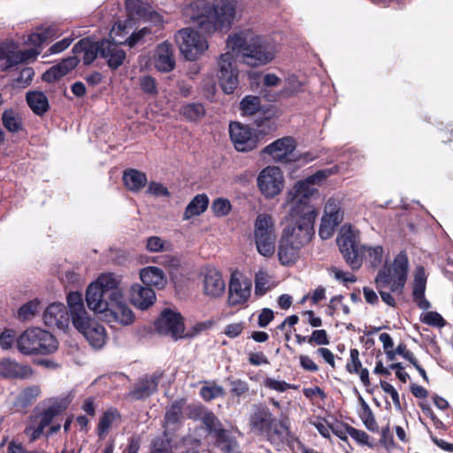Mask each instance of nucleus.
<instances>
[{
  "label": "nucleus",
  "mask_w": 453,
  "mask_h": 453,
  "mask_svg": "<svg viewBox=\"0 0 453 453\" xmlns=\"http://www.w3.org/2000/svg\"><path fill=\"white\" fill-rule=\"evenodd\" d=\"M58 348V342L50 332L41 328L30 331V353L50 354Z\"/></svg>",
  "instance_id": "obj_22"
},
{
  "label": "nucleus",
  "mask_w": 453,
  "mask_h": 453,
  "mask_svg": "<svg viewBox=\"0 0 453 453\" xmlns=\"http://www.w3.org/2000/svg\"><path fill=\"white\" fill-rule=\"evenodd\" d=\"M61 281L66 286H75L81 282V275L73 269H66L61 272Z\"/></svg>",
  "instance_id": "obj_55"
},
{
  "label": "nucleus",
  "mask_w": 453,
  "mask_h": 453,
  "mask_svg": "<svg viewBox=\"0 0 453 453\" xmlns=\"http://www.w3.org/2000/svg\"><path fill=\"white\" fill-rule=\"evenodd\" d=\"M30 109L37 115H42L49 109V101L42 92H30Z\"/></svg>",
  "instance_id": "obj_46"
},
{
  "label": "nucleus",
  "mask_w": 453,
  "mask_h": 453,
  "mask_svg": "<svg viewBox=\"0 0 453 453\" xmlns=\"http://www.w3.org/2000/svg\"><path fill=\"white\" fill-rule=\"evenodd\" d=\"M180 53L188 60H196L208 49L207 41L196 30L183 28L174 36Z\"/></svg>",
  "instance_id": "obj_9"
},
{
  "label": "nucleus",
  "mask_w": 453,
  "mask_h": 453,
  "mask_svg": "<svg viewBox=\"0 0 453 453\" xmlns=\"http://www.w3.org/2000/svg\"><path fill=\"white\" fill-rule=\"evenodd\" d=\"M123 181L129 190L138 191L146 185L147 177L142 172L129 169L124 172Z\"/></svg>",
  "instance_id": "obj_39"
},
{
  "label": "nucleus",
  "mask_w": 453,
  "mask_h": 453,
  "mask_svg": "<svg viewBox=\"0 0 453 453\" xmlns=\"http://www.w3.org/2000/svg\"><path fill=\"white\" fill-rule=\"evenodd\" d=\"M78 63L79 58L76 56L69 57L59 64L53 65L49 70H47L42 74V78L47 82L56 81L72 71L78 65Z\"/></svg>",
  "instance_id": "obj_32"
},
{
  "label": "nucleus",
  "mask_w": 453,
  "mask_h": 453,
  "mask_svg": "<svg viewBox=\"0 0 453 453\" xmlns=\"http://www.w3.org/2000/svg\"><path fill=\"white\" fill-rule=\"evenodd\" d=\"M159 376L152 375L141 381L139 386L131 392V395L134 399H142L157 390Z\"/></svg>",
  "instance_id": "obj_40"
},
{
  "label": "nucleus",
  "mask_w": 453,
  "mask_h": 453,
  "mask_svg": "<svg viewBox=\"0 0 453 453\" xmlns=\"http://www.w3.org/2000/svg\"><path fill=\"white\" fill-rule=\"evenodd\" d=\"M181 418V408L180 404H173L165 413V421L168 424H175Z\"/></svg>",
  "instance_id": "obj_64"
},
{
  "label": "nucleus",
  "mask_w": 453,
  "mask_h": 453,
  "mask_svg": "<svg viewBox=\"0 0 453 453\" xmlns=\"http://www.w3.org/2000/svg\"><path fill=\"white\" fill-rule=\"evenodd\" d=\"M422 321L430 326H442L444 319L442 317L434 311H429L423 315Z\"/></svg>",
  "instance_id": "obj_63"
},
{
  "label": "nucleus",
  "mask_w": 453,
  "mask_h": 453,
  "mask_svg": "<svg viewBox=\"0 0 453 453\" xmlns=\"http://www.w3.org/2000/svg\"><path fill=\"white\" fill-rule=\"evenodd\" d=\"M339 225V223L332 221L326 219V217L322 216L321 224L319 230V236L324 240L331 238Z\"/></svg>",
  "instance_id": "obj_51"
},
{
  "label": "nucleus",
  "mask_w": 453,
  "mask_h": 453,
  "mask_svg": "<svg viewBox=\"0 0 453 453\" xmlns=\"http://www.w3.org/2000/svg\"><path fill=\"white\" fill-rule=\"evenodd\" d=\"M360 404H361V410L359 411V416L362 419L364 425L365 427L372 431L376 432L378 431V425L376 423V420L374 418V416L372 412V410L370 409L369 405L365 403V401L360 397L359 398Z\"/></svg>",
  "instance_id": "obj_47"
},
{
  "label": "nucleus",
  "mask_w": 453,
  "mask_h": 453,
  "mask_svg": "<svg viewBox=\"0 0 453 453\" xmlns=\"http://www.w3.org/2000/svg\"><path fill=\"white\" fill-rule=\"evenodd\" d=\"M277 230L274 219L267 213L258 214L254 221L253 241L257 253L271 258L276 253Z\"/></svg>",
  "instance_id": "obj_6"
},
{
  "label": "nucleus",
  "mask_w": 453,
  "mask_h": 453,
  "mask_svg": "<svg viewBox=\"0 0 453 453\" xmlns=\"http://www.w3.org/2000/svg\"><path fill=\"white\" fill-rule=\"evenodd\" d=\"M347 431L349 436L352 439H354L357 442L363 445L369 444V435L365 431L358 430L351 426L348 427Z\"/></svg>",
  "instance_id": "obj_62"
},
{
  "label": "nucleus",
  "mask_w": 453,
  "mask_h": 453,
  "mask_svg": "<svg viewBox=\"0 0 453 453\" xmlns=\"http://www.w3.org/2000/svg\"><path fill=\"white\" fill-rule=\"evenodd\" d=\"M124 28H126V26L115 24L110 34L113 42L109 40L103 41L102 57L107 58L108 65L111 68H118L126 58L125 52L119 47V44L127 42L130 47H133L140 39L150 33L147 27H142L138 32L133 33L126 41H122L118 36L119 33Z\"/></svg>",
  "instance_id": "obj_7"
},
{
  "label": "nucleus",
  "mask_w": 453,
  "mask_h": 453,
  "mask_svg": "<svg viewBox=\"0 0 453 453\" xmlns=\"http://www.w3.org/2000/svg\"><path fill=\"white\" fill-rule=\"evenodd\" d=\"M296 146V141L290 136H286L266 146L263 150V152L270 155L271 157L277 162L297 160L307 163L317 157V155H313L311 152L303 153L298 157H294L293 153Z\"/></svg>",
  "instance_id": "obj_10"
},
{
  "label": "nucleus",
  "mask_w": 453,
  "mask_h": 453,
  "mask_svg": "<svg viewBox=\"0 0 453 453\" xmlns=\"http://www.w3.org/2000/svg\"><path fill=\"white\" fill-rule=\"evenodd\" d=\"M154 65L160 72H170L175 65L172 45L165 42L159 44L154 54Z\"/></svg>",
  "instance_id": "obj_30"
},
{
  "label": "nucleus",
  "mask_w": 453,
  "mask_h": 453,
  "mask_svg": "<svg viewBox=\"0 0 453 453\" xmlns=\"http://www.w3.org/2000/svg\"><path fill=\"white\" fill-rule=\"evenodd\" d=\"M3 123L11 132H16L21 127L19 115L12 110H7L3 114Z\"/></svg>",
  "instance_id": "obj_49"
},
{
  "label": "nucleus",
  "mask_w": 453,
  "mask_h": 453,
  "mask_svg": "<svg viewBox=\"0 0 453 453\" xmlns=\"http://www.w3.org/2000/svg\"><path fill=\"white\" fill-rule=\"evenodd\" d=\"M349 360L346 365V369L348 372L353 373H357L359 369L361 368V362L359 360V352L357 349H353L350 350Z\"/></svg>",
  "instance_id": "obj_59"
},
{
  "label": "nucleus",
  "mask_w": 453,
  "mask_h": 453,
  "mask_svg": "<svg viewBox=\"0 0 453 453\" xmlns=\"http://www.w3.org/2000/svg\"><path fill=\"white\" fill-rule=\"evenodd\" d=\"M307 343L311 346H325L330 343V339L326 330L316 329L308 336Z\"/></svg>",
  "instance_id": "obj_52"
},
{
  "label": "nucleus",
  "mask_w": 453,
  "mask_h": 453,
  "mask_svg": "<svg viewBox=\"0 0 453 453\" xmlns=\"http://www.w3.org/2000/svg\"><path fill=\"white\" fill-rule=\"evenodd\" d=\"M234 55L227 50L219 59L218 77L226 94H232L238 86V71L234 62Z\"/></svg>",
  "instance_id": "obj_14"
},
{
  "label": "nucleus",
  "mask_w": 453,
  "mask_h": 453,
  "mask_svg": "<svg viewBox=\"0 0 453 453\" xmlns=\"http://www.w3.org/2000/svg\"><path fill=\"white\" fill-rule=\"evenodd\" d=\"M140 87L142 91L150 96L157 94L156 81L151 76H142L140 79Z\"/></svg>",
  "instance_id": "obj_56"
},
{
  "label": "nucleus",
  "mask_w": 453,
  "mask_h": 453,
  "mask_svg": "<svg viewBox=\"0 0 453 453\" xmlns=\"http://www.w3.org/2000/svg\"><path fill=\"white\" fill-rule=\"evenodd\" d=\"M70 313L66 307L61 303L50 304L43 312V320L49 326H57L65 330L69 327Z\"/></svg>",
  "instance_id": "obj_24"
},
{
  "label": "nucleus",
  "mask_w": 453,
  "mask_h": 453,
  "mask_svg": "<svg viewBox=\"0 0 453 453\" xmlns=\"http://www.w3.org/2000/svg\"><path fill=\"white\" fill-rule=\"evenodd\" d=\"M255 281V294L257 296H263L267 291L274 288V283L272 277L265 269H259L254 278Z\"/></svg>",
  "instance_id": "obj_42"
},
{
  "label": "nucleus",
  "mask_w": 453,
  "mask_h": 453,
  "mask_svg": "<svg viewBox=\"0 0 453 453\" xmlns=\"http://www.w3.org/2000/svg\"><path fill=\"white\" fill-rule=\"evenodd\" d=\"M73 326L93 348L101 349L106 343L107 333L104 326L91 318L89 314L85 316L78 324H73Z\"/></svg>",
  "instance_id": "obj_15"
},
{
  "label": "nucleus",
  "mask_w": 453,
  "mask_h": 453,
  "mask_svg": "<svg viewBox=\"0 0 453 453\" xmlns=\"http://www.w3.org/2000/svg\"><path fill=\"white\" fill-rule=\"evenodd\" d=\"M260 108V100L255 96H247L241 102V109L245 115H253Z\"/></svg>",
  "instance_id": "obj_50"
},
{
  "label": "nucleus",
  "mask_w": 453,
  "mask_h": 453,
  "mask_svg": "<svg viewBox=\"0 0 453 453\" xmlns=\"http://www.w3.org/2000/svg\"><path fill=\"white\" fill-rule=\"evenodd\" d=\"M302 83L299 81L297 77L294 74L288 75L282 83V88L274 93L273 95H268L264 92V97H265L268 101L274 102L277 101L280 97H289L301 90Z\"/></svg>",
  "instance_id": "obj_34"
},
{
  "label": "nucleus",
  "mask_w": 453,
  "mask_h": 453,
  "mask_svg": "<svg viewBox=\"0 0 453 453\" xmlns=\"http://www.w3.org/2000/svg\"><path fill=\"white\" fill-rule=\"evenodd\" d=\"M251 280L241 274H233L229 281L227 303L230 306L245 304L251 296Z\"/></svg>",
  "instance_id": "obj_18"
},
{
  "label": "nucleus",
  "mask_w": 453,
  "mask_h": 453,
  "mask_svg": "<svg viewBox=\"0 0 453 453\" xmlns=\"http://www.w3.org/2000/svg\"><path fill=\"white\" fill-rule=\"evenodd\" d=\"M146 249L150 252H164L172 250V243L159 236H150L146 241Z\"/></svg>",
  "instance_id": "obj_48"
},
{
  "label": "nucleus",
  "mask_w": 453,
  "mask_h": 453,
  "mask_svg": "<svg viewBox=\"0 0 453 453\" xmlns=\"http://www.w3.org/2000/svg\"><path fill=\"white\" fill-rule=\"evenodd\" d=\"M323 217L341 224L343 219V212L341 209V203L337 199L329 198L326 201Z\"/></svg>",
  "instance_id": "obj_44"
},
{
  "label": "nucleus",
  "mask_w": 453,
  "mask_h": 453,
  "mask_svg": "<svg viewBox=\"0 0 453 453\" xmlns=\"http://www.w3.org/2000/svg\"><path fill=\"white\" fill-rule=\"evenodd\" d=\"M72 401L71 395L54 400L53 403L43 411L39 426L33 433V439H37L42 434L43 429L51 422L52 418L64 411Z\"/></svg>",
  "instance_id": "obj_25"
},
{
  "label": "nucleus",
  "mask_w": 453,
  "mask_h": 453,
  "mask_svg": "<svg viewBox=\"0 0 453 453\" xmlns=\"http://www.w3.org/2000/svg\"><path fill=\"white\" fill-rule=\"evenodd\" d=\"M259 191L266 199L279 196L285 186V177L281 169L275 165L265 167L257 177Z\"/></svg>",
  "instance_id": "obj_12"
},
{
  "label": "nucleus",
  "mask_w": 453,
  "mask_h": 453,
  "mask_svg": "<svg viewBox=\"0 0 453 453\" xmlns=\"http://www.w3.org/2000/svg\"><path fill=\"white\" fill-rule=\"evenodd\" d=\"M209 198L204 194L196 195L187 205L183 213V219L188 220L193 217L199 216L208 207Z\"/></svg>",
  "instance_id": "obj_37"
},
{
  "label": "nucleus",
  "mask_w": 453,
  "mask_h": 453,
  "mask_svg": "<svg viewBox=\"0 0 453 453\" xmlns=\"http://www.w3.org/2000/svg\"><path fill=\"white\" fill-rule=\"evenodd\" d=\"M336 173V168L319 170L287 190L282 207L288 210V223L280 238L303 248L311 241L318 211L310 199L318 195V188Z\"/></svg>",
  "instance_id": "obj_1"
},
{
  "label": "nucleus",
  "mask_w": 453,
  "mask_h": 453,
  "mask_svg": "<svg viewBox=\"0 0 453 453\" xmlns=\"http://www.w3.org/2000/svg\"><path fill=\"white\" fill-rule=\"evenodd\" d=\"M67 304L72 323L78 324L85 316L88 315L82 300L81 294L78 291L70 292L67 296Z\"/></svg>",
  "instance_id": "obj_35"
},
{
  "label": "nucleus",
  "mask_w": 453,
  "mask_h": 453,
  "mask_svg": "<svg viewBox=\"0 0 453 453\" xmlns=\"http://www.w3.org/2000/svg\"><path fill=\"white\" fill-rule=\"evenodd\" d=\"M200 394H201V396L205 401H211L212 399L222 396L224 394V389L221 386H219L216 384H210V385L203 387L201 388Z\"/></svg>",
  "instance_id": "obj_54"
},
{
  "label": "nucleus",
  "mask_w": 453,
  "mask_h": 453,
  "mask_svg": "<svg viewBox=\"0 0 453 453\" xmlns=\"http://www.w3.org/2000/svg\"><path fill=\"white\" fill-rule=\"evenodd\" d=\"M121 277L113 273H103L87 288L85 300L90 311L101 317L109 307L110 296L119 291Z\"/></svg>",
  "instance_id": "obj_4"
},
{
  "label": "nucleus",
  "mask_w": 453,
  "mask_h": 453,
  "mask_svg": "<svg viewBox=\"0 0 453 453\" xmlns=\"http://www.w3.org/2000/svg\"><path fill=\"white\" fill-rule=\"evenodd\" d=\"M283 80L273 73H265L262 76L260 94L264 96L265 91L268 95H273V89L282 88Z\"/></svg>",
  "instance_id": "obj_45"
},
{
  "label": "nucleus",
  "mask_w": 453,
  "mask_h": 453,
  "mask_svg": "<svg viewBox=\"0 0 453 453\" xmlns=\"http://www.w3.org/2000/svg\"><path fill=\"white\" fill-rule=\"evenodd\" d=\"M139 278L142 284L149 288L164 289L167 285V277L164 271L154 265L143 267L139 272Z\"/></svg>",
  "instance_id": "obj_27"
},
{
  "label": "nucleus",
  "mask_w": 453,
  "mask_h": 453,
  "mask_svg": "<svg viewBox=\"0 0 453 453\" xmlns=\"http://www.w3.org/2000/svg\"><path fill=\"white\" fill-rule=\"evenodd\" d=\"M244 329V323L243 322H234L231 324H228L225 326L223 333L230 337V338H235L239 336Z\"/></svg>",
  "instance_id": "obj_61"
},
{
  "label": "nucleus",
  "mask_w": 453,
  "mask_h": 453,
  "mask_svg": "<svg viewBox=\"0 0 453 453\" xmlns=\"http://www.w3.org/2000/svg\"><path fill=\"white\" fill-rule=\"evenodd\" d=\"M229 134L234 148L238 151H250L257 146V137L248 126L233 122L229 125Z\"/></svg>",
  "instance_id": "obj_19"
},
{
  "label": "nucleus",
  "mask_w": 453,
  "mask_h": 453,
  "mask_svg": "<svg viewBox=\"0 0 453 453\" xmlns=\"http://www.w3.org/2000/svg\"><path fill=\"white\" fill-rule=\"evenodd\" d=\"M51 35V30L43 27H38L30 34V61L41 54L44 45L48 42Z\"/></svg>",
  "instance_id": "obj_36"
},
{
  "label": "nucleus",
  "mask_w": 453,
  "mask_h": 453,
  "mask_svg": "<svg viewBox=\"0 0 453 453\" xmlns=\"http://www.w3.org/2000/svg\"><path fill=\"white\" fill-rule=\"evenodd\" d=\"M211 4L206 0H196L188 4L183 10L188 21L196 23L203 32L209 34Z\"/></svg>",
  "instance_id": "obj_17"
},
{
  "label": "nucleus",
  "mask_w": 453,
  "mask_h": 453,
  "mask_svg": "<svg viewBox=\"0 0 453 453\" xmlns=\"http://www.w3.org/2000/svg\"><path fill=\"white\" fill-rule=\"evenodd\" d=\"M16 333L12 329H5L0 334V346L3 349H12Z\"/></svg>",
  "instance_id": "obj_58"
},
{
  "label": "nucleus",
  "mask_w": 453,
  "mask_h": 453,
  "mask_svg": "<svg viewBox=\"0 0 453 453\" xmlns=\"http://www.w3.org/2000/svg\"><path fill=\"white\" fill-rule=\"evenodd\" d=\"M119 421V413L114 410L110 409L106 411L103 417L100 418L97 426V434L100 439H104L110 430Z\"/></svg>",
  "instance_id": "obj_38"
},
{
  "label": "nucleus",
  "mask_w": 453,
  "mask_h": 453,
  "mask_svg": "<svg viewBox=\"0 0 453 453\" xmlns=\"http://www.w3.org/2000/svg\"><path fill=\"white\" fill-rule=\"evenodd\" d=\"M274 418L268 409L262 406H254L253 413L250 416V425L251 428L257 432H266L273 429Z\"/></svg>",
  "instance_id": "obj_28"
},
{
  "label": "nucleus",
  "mask_w": 453,
  "mask_h": 453,
  "mask_svg": "<svg viewBox=\"0 0 453 453\" xmlns=\"http://www.w3.org/2000/svg\"><path fill=\"white\" fill-rule=\"evenodd\" d=\"M127 10L130 16V19L121 23L126 28L122 29L119 33V36L124 32L126 29L132 28L131 21L132 19H143L145 21H150L152 23L157 24L162 21V18L159 13L152 10L151 6L147 3L142 2V0H127L126 2ZM120 24V22L119 23Z\"/></svg>",
  "instance_id": "obj_16"
},
{
  "label": "nucleus",
  "mask_w": 453,
  "mask_h": 453,
  "mask_svg": "<svg viewBox=\"0 0 453 453\" xmlns=\"http://www.w3.org/2000/svg\"><path fill=\"white\" fill-rule=\"evenodd\" d=\"M330 273L339 281L353 283L357 280V278L354 274L348 272H343L337 267L331 268Z\"/></svg>",
  "instance_id": "obj_60"
},
{
  "label": "nucleus",
  "mask_w": 453,
  "mask_h": 453,
  "mask_svg": "<svg viewBox=\"0 0 453 453\" xmlns=\"http://www.w3.org/2000/svg\"><path fill=\"white\" fill-rule=\"evenodd\" d=\"M303 247L295 245L285 239L280 238L278 247V258L282 265H291L300 258Z\"/></svg>",
  "instance_id": "obj_33"
},
{
  "label": "nucleus",
  "mask_w": 453,
  "mask_h": 453,
  "mask_svg": "<svg viewBox=\"0 0 453 453\" xmlns=\"http://www.w3.org/2000/svg\"><path fill=\"white\" fill-rule=\"evenodd\" d=\"M102 316L108 323H118L128 326L134 321V313L125 300L123 289L113 292L110 296V304Z\"/></svg>",
  "instance_id": "obj_11"
},
{
  "label": "nucleus",
  "mask_w": 453,
  "mask_h": 453,
  "mask_svg": "<svg viewBox=\"0 0 453 453\" xmlns=\"http://www.w3.org/2000/svg\"><path fill=\"white\" fill-rule=\"evenodd\" d=\"M103 41L93 42L89 38L81 40L73 49V53L79 58V54H83L82 61L85 65L91 64L98 54L102 56Z\"/></svg>",
  "instance_id": "obj_29"
},
{
  "label": "nucleus",
  "mask_w": 453,
  "mask_h": 453,
  "mask_svg": "<svg viewBox=\"0 0 453 453\" xmlns=\"http://www.w3.org/2000/svg\"><path fill=\"white\" fill-rule=\"evenodd\" d=\"M409 271V261L405 253L400 252L390 266L381 268L375 277L377 288H388L391 292L402 294L404 288Z\"/></svg>",
  "instance_id": "obj_5"
},
{
  "label": "nucleus",
  "mask_w": 453,
  "mask_h": 453,
  "mask_svg": "<svg viewBox=\"0 0 453 453\" xmlns=\"http://www.w3.org/2000/svg\"><path fill=\"white\" fill-rule=\"evenodd\" d=\"M200 278L205 296L210 298H217L224 294L226 284L221 273L217 268L205 266L201 270Z\"/></svg>",
  "instance_id": "obj_20"
},
{
  "label": "nucleus",
  "mask_w": 453,
  "mask_h": 453,
  "mask_svg": "<svg viewBox=\"0 0 453 453\" xmlns=\"http://www.w3.org/2000/svg\"><path fill=\"white\" fill-rule=\"evenodd\" d=\"M130 303L139 310H147L154 304L157 296L153 288L144 284L134 283L128 290Z\"/></svg>",
  "instance_id": "obj_23"
},
{
  "label": "nucleus",
  "mask_w": 453,
  "mask_h": 453,
  "mask_svg": "<svg viewBox=\"0 0 453 453\" xmlns=\"http://www.w3.org/2000/svg\"><path fill=\"white\" fill-rule=\"evenodd\" d=\"M337 243L345 261L354 270L359 269L364 260H366L373 268L378 267L382 262L383 247L359 245L358 233L350 226H342Z\"/></svg>",
  "instance_id": "obj_3"
},
{
  "label": "nucleus",
  "mask_w": 453,
  "mask_h": 453,
  "mask_svg": "<svg viewBox=\"0 0 453 453\" xmlns=\"http://www.w3.org/2000/svg\"><path fill=\"white\" fill-rule=\"evenodd\" d=\"M27 373V367L12 361L4 359L0 362V375L6 378H21Z\"/></svg>",
  "instance_id": "obj_41"
},
{
  "label": "nucleus",
  "mask_w": 453,
  "mask_h": 453,
  "mask_svg": "<svg viewBox=\"0 0 453 453\" xmlns=\"http://www.w3.org/2000/svg\"><path fill=\"white\" fill-rule=\"evenodd\" d=\"M26 59V53L20 51L13 42H4L0 44V68H12Z\"/></svg>",
  "instance_id": "obj_26"
},
{
  "label": "nucleus",
  "mask_w": 453,
  "mask_h": 453,
  "mask_svg": "<svg viewBox=\"0 0 453 453\" xmlns=\"http://www.w3.org/2000/svg\"><path fill=\"white\" fill-rule=\"evenodd\" d=\"M426 276L423 267H418L415 271L412 284V296L414 302L422 310H427L430 303L425 298Z\"/></svg>",
  "instance_id": "obj_31"
},
{
  "label": "nucleus",
  "mask_w": 453,
  "mask_h": 453,
  "mask_svg": "<svg viewBox=\"0 0 453 453\" xmlns=\"http://www.w3.org/2000/svg\"><path fill=\"white\" fill-rule=\"evenodd\" d=\"M155 327L160 334L167 335L174 340L191 337L185 333L184 323L180 313L165 309L155 322Z\"/></svg>",
  "instance_id": "obj_13"
},
{
  "label": "nucleus",
  "mask_w": 453,
  "mask_h": 453,
  "mask_svg": "<svg viewBox=\"0 0 453 453\" xmlns=\"http://www.w3.org/2000/svg\"><path fill=\"white\" fill-rule=\"evenodd\" d=\"M238 15V0H214L209 34L227 31Z\"/></svg>",
  "instance_id": "obj_8"
},
{
  "label": "nucleus",
  "mask_w": 453,
  "mask_h": 453,
  "mask_svg": "<svg viewBox=\"0 0 453 453\" xmlns=\"http://www.w3.org/2000/svg\"><path fill=\"white\" fill-rule=\"evenodd\" d=\"M232 209L228 199L217 198L211 204V211L217 217L226 216Z\"/></svg>",
  "instance_id": "obj_53"
},
{
  "label": "nucleus",
  "mask_w": 453,
  "mask_h": 453,
  "mask_svg": "<svg viewBox=\"0 0 453 453\" xmlns=\"http://www.w3.org/2000/svg\"><path fill=\"white\" fill-rule=\"evenodd\" d=\"M180 114L188 121H198L205 115L203 104L191 103L180 107Z\"/></svg>",
  "instance_id": "obj_43"
},
{
  "label": "nucleus",
  "mask_w": 453,
  "mask_h": 453,
  "mask_svg": "<svg viewBox=\"0 0 453 453\" xmlns=\"http://www.w3.org/2000/svg\"><path fill=\"white\" fill-rule=\"evenodd\" d=\"M264 384L266 388L278 392H284L288 388H295V387L283 380H278L272 378L265 379Z\"/></svg>",
  "instance_id": "obj_57"
},
{
  "label": "nucleus",
  "mask_w": 453,
  "mask_h": 453,
  "mask_svg": "<svg viewBox=\"0 0 453 453\" xmlns=\"http://www.w3.org/2000/svg\"><path fill=\"white\" fill-rule=\"evenodd\" d=\"M226 50L234 56L241 55L242 61L250 66H260L272 62L278 52L276 44L250 31L230 35L226 41Z\"/></svg>",
  "instance_id": "obj_2"
},
{
  "label": "nucleus",
  "mask_w": 453,
  "mask_h": 453,
  "mask_svg": "<svg viewBox=\"0 0 453 453\" xmlns=\"http://www.w3.org/2000/svg\"><path fill=\"white\" fill-rule=\"evenodd\" d=\"M200 415L208 430L217 435L218 444L223 450L230 452L236 448V442L228 438L226 432L221 428L219 420L212 412L201 409Z\"/></svg>",
  "instance_id": "obj_21"
}]
</instances>
